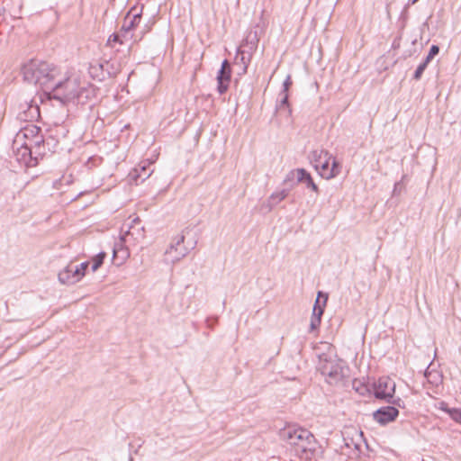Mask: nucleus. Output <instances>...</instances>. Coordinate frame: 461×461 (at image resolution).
<instances>
[{
  "label": "nucleus",
  "instance_id": "f257e3e1",
  "mask_svg": "<svg viewBox=\"0 0 461 461\" xmlns=\"http://www.w3.org/2000/svg\"><path fill=\"white\" fill-rule=\"evenodd\" d=\"M48 95L50 99L53 98L60 101L62 104H85L95 96V87L85 79H81L78 75L73 74L67 76L62 73L54 84Z\"/></svg>",
  "mask_w": 461,
  "mask_h": 461
},
{
  "label": "nucleus",
  "instance_id": "f03ea898",
  "mask_svg": "<svg viewBox=\"0 0 461 461\" xmlns=\"http://www.w3.org/2000/svg\"><path fill=\"white\" fill-rule=\"evenodd\" d=\"M279 437L293 447L298 457L308 460L314 456L317 441L308 429L297 424H287L279 430Z\"/></svg>",
  "mask_w": 461,
  "mask_h": 461
},
{
  "label": "nucleus",
  "instance_id": "7ed1b4c3",
  "mask_svg": "<svg viewBox=\"0 0 461 461\" xmlns=\"http://www.w3.org/2000/svg\"><path fill=\"white\" fill-rule=\"evenodd\" d=\"M22 71L24 80L40 86L47 95L53 89L58 77L61 76V69L59 67L35 59L24 64Z\"/></svg>",
  "mask_w": 461,
  "mask_h": 461
},
{
  "label": "nucleus",
  "instance_id": "20e7f679",
  "mask_svg": "<svg viewBox=\"0 0 461 461\" xmlns=\"http://www.w3.org/2000/svg\"><path fill=\"white\" fill-rule=\"evenodd\" d=\"M142 6H134L127 13L124 17L122 28L119 32L112 34L107 41V44L113 47V43L128 44L129 49L142 40L143 36L149 31L145 29L140 32H134L136 27L141 20Z\"/></svg>",
  "mask_w": 461,
  "mask_h": 461
},
{
  "label": "nucleus",
  "instance_id": "39448f33",
  "mask_svg": "<svg viewBox=\"0 0 461 461\" xmlns=\"http://www.w3.org/2000/svg\"><path fill=\"white\" fill-rule=\"evenodd\" d=\"M326 346L328 350L319 355L317 370L321 375H343L348 368L345 361L338 357L330 345Z\"/></svg>",
  "mask_w": 461,
  "mask_h": 461
},
{
  "label": "nucleus",
  "instance_id": "423d86ee",
  "mask_svg": "<svg viewBox=\"0 0 461 461\" xmlns=\"http://www.w3.org/2000/svg\"><path fill=\"white\" fill-rule=\"evenodd\" d=\"M185 236L184 231L172 238L163 255V262L165 264L171 266L175 265L185 258L191 249L194 248L196 242L189 248L185 245Z\"/></svg>",
  "mask_w": 461,
  "mask_h": 461
},
{
  "label": "nucleus",
  "instance_id": "0eeeda50",
  "mask_svg": "<svg viewBox=\"0 0 461 461\" xmlns=\"http://www.w3.org/2000/svg\"><path fill=\"white\" fill-rule=\"evenodd\" d=\"M144 227L140 225V218L135 217L131 221V222L123 224L121 230L122 240L124 241H131V244H135L144 239Z\"/></svg>",
  "mask_w": 461,
  "mask_h": 461
},
{
  "label": "nucleus",
  "instance_id": "6e6552de",
  "mask_svg": "<svg viewBox=\"0 0 461 461\" xmlns=\"http://www.w3.org/2000/svg\"><path fill=\"white\" fill-rule=\"evenodd\" d=\"M394 388L395 384L390 380V376H379L377 382L374 381L373 384L375 397L387 402L393 397Z\"/></svg>",
  "mask_w": 461,
  "mask_h": 461
},
{
  "label": "nucleus",
  "instance_id": "1a4fd4ad",
  "mask_svg": "<svg viewBox=\"0 0 461 461\" xmlns=\"http://www.w3.org/2000/svg\"><path fill=\"white\" fill-rule=\"evenodd\" d=\"M22 140L31 146H40L43 142L41 129L35 125H27L17 133L14 143Z\"/></svg>",
  "mask_w": 461,
  "mask_h": 461
},
{
  "label": "nucleus",
  "instance_id": "9d476101",
  "mask_svg": "<svg viewBox=\"0 0 461 461\" xmlns=\"http://www.w3.org/2000/svg\"><path fill=\"white\" fill-rule=\"evenodd\" d=\"M230 65L227 59H224L221 63V69L219 70L217 75V90L219 94L222 95L228 90L230 82Z\"/></svg>",
  "mask_w": 461,
  "mask_h": 461
},
{
  "label": "nucleus",
  "instance_id": "9b49d317",
  "mask_svg": "<svg viewBox=\"0 0 461 461\" xmlns=\"http://www.w3.org/2000/svg\"><path fill=\"white\" fill-rule=\"evenodd\" d=\"M82 274L75 267V265L68 264L59 273V280L63 285H74L82 279Z\"/></svg>",
  "mask_w": 461,
  "mask_h": 461
},
{
  "label": "nucleus",
  "instance_id": "f8f14e48",
  "mask_svg": "<svg viewBox=\"0 0 461 461\" xmlns=\"http://www.w3.org/2000/svg\"><path fill=\"white\" fill-rule=\"evenodd\" d=\"M341 167L338 163L335 158L332 157L331 159H325L320 165V169L317 170L321 177L325 179H331L336 177L340 174Z\"/></svg>",
  "mask_w": 461,
  "mask_h": 461
},
{
  "label": "nucleus",
  "instance_id": "ddd939ff",
  "mask_svg": "<svg viewBox=\"0 0 461 461\" xmlns=\"http://www.w3.org/2000/svg\"><path fill=\"white\" fill-rule=\"evenodd\" d=\"M150 162H142L140 164L129 174L130 181L135 185H139L149 178L154 171L150 168Z\"/></svg>",
  "mask_w": 461,
  "mask_h": 461
},
{
  "label": "nucleus",
  "instance_id": "4468645a",
  "mask_svg": "<svg viewBox=\"0 0 461 461\" xmlns=\"http://www.w3.org/2000/svg\"><path fill=\"white\" fill-rule=\"evenodd\" d=\"M398 415L399 411L393 406L381 407L373 413L374 420L381 425L393 421Z\"/></svg>",
  "mask_w": 461,
  "mask_h": 461
},
{
  "label": "nucleus",
  "instance_id": "2eb2a0df",
  "mask_svg": "<svg viewBox=\"0 0 461 461\" xmlns=\"http://www.w3.org/2000/svg\"><path fill=\"white\" fill-rule=\"evenodd\" d=\"M289 194V190L282 189L276 191L261 205V210L265 212H271L279 203L285 200Z\"/></svg>",
  "mask_w": 461,
  "mask_h": 461
},
{
  "label": "nucleus",
  "instance_id": "dca6fc26",
  "mask_svg": "<svg viewBox=\"0 0 461 461\" xmlns=\"http://www.w3.org/2000/svg\"><path fill=\"white\" fill-rule=\"evenodd\" d=\"M108 66L109 63L107 61H95L91 63L88 68L90 77L97 81L104 80L106 77L110 75V72L108 71Z\"/></svg>",
  "mask_w": 461,
  "mask_h": 461
},
{
  "label": "nucleus",
  "instance_id": "f3484780",
  "mask_svg": "<svg viewBox=\"0 0 461 461\" xmlns=\"http://www.w3.org/2000/svg\"><path fill=\"white\" fill-rule=\"evenodd\" d=\"M310 158L314 168L319 170L320 165L323 162V160L331 159L332 155L325 149H315L311 152Z\"/></svg>",
  "mask_w": 461,
  "mask_h": 461
},
{
  "label": "nucleus",
  "instance_id": "a211bd4d",
  "mask_svg": "<svg viewBox=\"0 0 461 461\" xmlns=\"http://www.w3.org/2000/svg\"><path fill=\"white\" fill-rule=\"evenodd\" d=\"M127 244H131V241H124L122 240V234L120 235V240L115 243L113 248V258L121 257L122 260H125L130 253L126 248Z\"/></svg>",
  "mask_w": 461,
  "mask_h": 461
},
{
  "label": "nucleus",
  "instance_id": "6ab92c4d",
  "mask_svg": "<svg viewBox=\"0 0 461 461\" xmlns=\"http://www.w3.org/2000/svg\"><path fill=\"white\" fill-rule=\"evenodd\" d=\"M327 300L328 296L326 294H323L321 292L318 293V296L312 309V316L320 317L321 319Z\"/></svg>",
  "mask_w": 461,
  "mask_h": 461
},
{
  "label": "nucleus",
  "instance_id": "aec40b11",
  "mask_svg": "<svg viewBox=\"0 0 461 461\" xmlns=\"http://www.w3.org/2000/svg\"><path fill=\"white\" fill-rule=\"evenodd\" d=\"M105 256H106V254L104 252H100L93 258V259H92V261H93L92 271L93 272H95L103 265Z\"/></svg>",
  "mask_w": 461,
  "mask_h": 461
},
{
  "label": "nucleus",
  "instance_id": "412c9836",
  "mask_svg": "<svg viewBox=\"0 0 461 461\" xmlns=\"http://www.w3.org/2000/svg\"><path fill=\"white\" fill-rule=\"evenodd\" d=\"M33 146H31V145H28L27 142H23L22 143V146H21V150L20 152L22 153V160L24 162V163H27V158L26 157H30L31 156V150L32 149Z\"/></svg>",
  "mask_w": 461,
  "mask_h": 461
},
{
  "label": "nucleus",
  "instance_id": "4be33fe9",
  "mask_svg": "<svg viewBox=\"0 0 461 461\" xmlns=\"http://www.w3.org/2000/svg\"><path fill=\"white\" fill-rule=\"evenodd\" d=\"M296 178L298 182L305 183L306 179L311 176L310 173H308L304 168H297L295 170Z\"/></svg>",
  "mask_w": 461,
  "mask_h": 461
},
{
  "label": "nucleus",
  "instance_id": "5701e85b",
  "mask_svg": "<svg viewBox=\"0 0 461 461\" xmlns=\"http://www.w3.org/2000/svg\"><path fill=\"white\" fill-rule=\"evenodd\" d=\"M426 68H427L426 63H420L414 72V75H413L414 79H416V80L420 79Z\"/></svg>",
  "mask_w": 461,
  "mask_h": 461
},
{
  "label": "nucleus",
  "instance_id": "b1692460",
  "mask_svg": "<svg viewBox=\"0 0 461 461\" xmlns=\"http://www.w3.org/2000/svg\"><path fill=\"white\" fill-rule=\"evenodd\" d=\"M449 416L452 420L461 424V410L458 409H451L449 411Z\"/></svg>",
  "mask_w": 461,
  "mask_h": 461
},
{
  "label": "nucleus",
  "instance_id": "393cba45",
  "mask_svg": "<svg viewBox=\"0 0 461 461\" xmlns=\"http://www.w3.org/2000/svg\"><path fill=\"white\" fill-rule=\"evenodd\" d=\"M305 185L308 188H310L311 190H312L314 193L318 194L319 193V187L318 185L314 183L312 176H309L307 179H306V182H305Z\"/></svg>",
  "mask_w": 461,
  "mask_h": 461
},
{
  "label": "nucleus",
  "instance_id": "a878e982",
  "mask_svg": "<svg viewBox=\"0 0 461 461\" xmlns=\"http://www.w3.org/2000/svg\"><path fill=\"white\" fill-rule=\"evenodd\" d=\"M321 319L320 317L312 316L310 322V330L312 331L317 330L321 324Z\"/></svg>",
  "mask_w": 461,
  "mask_h": 461
},
{
  "label": "nucleus",
  "instance_id": "bb28decb",
  "mask_svg": "<svg viewBox=\"0 0 461 461\" xmlns=\"http://www.w3.org/2000/svg\"><path fill=\"white\" fill-rule=\"evenodd\" d=\"M88 267H89V262L88 261L83 262V263H81L79 265H75V267L77 268L78 271L81 272L82 277L85 276L86 271L88 268Z\"/></svg>",
  "mask_w": 461,
  "mask_h": 461
},
{
  "label": "nucleus",
  "instance_id": "cd10ccee",
  "mask_svg": "<svg viewBox=\"0 0 461 461\" xmlns=\"http://www.w3.org/2000/svg\"><path fill=\"white\" fill-rule=\"evenodd\" d=\"M281 95L283 96L280 100L278 109H281L283 106L287 105V104H288V94L285 92H282Z\"/></svg>",
  "mask_w": 461,
  "mask_h": 461
},
{
  "label": "nucleus",
  "instance_id": "c85d7f7f",
  "mask_svg": "<svg viewBox=\"0 0 461 461\" xmlns=\"http://www.w3.org/2000/svg\"><path fill=\"white\" fill-rule=\"evenodd\" d=\"M102 161V158H99V157H93V158H89V159L87 160L86 162V166L88 167H91L92 165H96V164H99L101 163Z\"/></svg>",
  "mask_w": 461,
  "mask_h": 461
},
{
  "label": "nucleus",
  "instance_id": "c756f323",
  "mask_svg": "<svg viewBox=\"0 0 461 461\" xmlns=\"http://www.w3.org/2000/svg\"><path fill=\"white\" fill-rule=\"evenodd\" d=\"M292 85V79H291V77L290 76H287L285 80L284 81L283 83V91L282 92H285L287 93L288 92V89L290 87V86Z\"/></svg>",
  "mask_w": 461,
  "mask_h": 461
},
{
  "label": "nucleus",
  "instance_id": "7c9ffc66",
  "mask_svg": "<svg viewBox=\"0 0 461 461\" xmlns=\"http://www.w3.org/2000/svg\"><path fill=\"white\" fill-rule=\"evenodd\" d=\"M438 409H440L449 414V411H451L452 408H449L446 402H439Z\"/></svg>",
  "mask_w": 461,
  "mask_h": 461
},
{
  "label": "nucleus",
  "instance_id": "2f4dec72",
  "mask_svg": "<svg viewBox=\"0 0 461 461\" xmlns=\"http://www.w3.org/2000/svg\"><path fill=\"white\" fill-rule=\"evenodd\" d=\"M438 52H439V48H438V46H437V45H432V46L430 47V50H429V53L435 57L436 55H438Z\"/></svg>",
  "mask_w": 461,
  "mask_h": 461
},
{
  "label": "nucleus",
  "instance_id": "473e14b6",
  "mask_svg": "<svg viewBox=\"0 0 461 461\" xmlns=\"http://www.w3.org/2000/svg\"><path fill=\"white\" fill-rule=\"evenodd\" d=\"M432 377L434 378V380L430 381V380L428 379V382L433 383V384H435L437 385L442 384L443 376H432Z\"/></svg>",
  "mask_w": 461,
  "mask_h": 461
},
{
  "label": "nucleus",
  "instance_id": "72a5a7b5",
  "mask_svg": "<svg viewBox=\"0 0 461 461\" xmlns=\"http://www.w3.org/2000/svg\"><path fill=\"white\" fill-rule=\"evenodd\" d=\"M238 53H241L242 54L240 59H241L242 63L244 64V72H246L247 71V68H248V63H249V59L248 61L245 60V57L243 56V53H244L243 51H240L239 50Z\"/></svg>",
  "mask_w": 461,
  "mask_h": 461
},
{
  "label": "nucleus",
  "instance_id": "f704fd0d",
  "mask_svg": "<svg viewBox=\"0 0 461 461\" xmlns=\"http://www.w3.org/2000/svg\"><path fill=\"white\" fill-rule=\"evenodd\" d=\"M433 58H434V56H432L431 54L429 53L422 63H426V66H428V64L431 61V59Z\"/></svg>",
  "mask_w": 461,
  "mask_h": 461
},
{
  "label": "nucleus",
  "instance_id": "c9c22d12",
  "mask_svg": "<svg viewBox=\"0 0 461 461\" xmlns=\"http://www.w3.org/2000/svg\"><path fill=\"white\" fill-rule=\"evenodd\" d=\"M433 58H434V56H432L431 54L429 53L422 63H426V66H428V64L431 61V59Z\"/></svg>",
  "mask_w": 461,
  "mask_h": 461
},
{
  "label": "nucleus",
  "instance_id": "e433bc0d",
  "mask_svg": "<svg viewBox=\"0 0 461 461\" xmlns=\"http://www.w3.org/2000/svg\"><path fill=\"white\" fill-rule=\"evenodd\" d=\"M433 58H434V56H432L431 54L429 53L422 63H426V66H428V64L431 61V59Z\"/></svg>",
  "mask_w": 461,
  "mask_h": 461
},
{
  "label": "nucleus",
  "instance_id": "4c0bfd02",
  "mask_svg": "<svg viewBox=\"0 0 461 461\" xmlns=\"http://www.w3.org/2000/svg\"><path fill=\"white\" fill-rule=\"evenodd\" d=\"M30 110H31V113H33L35 114H38V113H39L37 106H31Z\"/></svg>",
  "mask_w": 461,
  "mask_h": 461
},
{
  "label": "nucleus",
  "instance_id": "58836bf2",
  "mask_svg": "<svg viewBox=\"0 0 461 461\" xmlns=\"http://www.w3.org/2000/svg\"><path fill=\"white\" fill-rule=\"evenodd\" d=\"M411 4L417 3L419 0H409Z\"/></svg>",
  "mask_w": 461,
  "mask_h": 461
},
{
  "label": "nucleus",
  "instance_id": "ea45409f",
  "mask_svg": "<svg viewBox=\"0 0 461 461\" xmlns=\"http://www.w3.org/2000/svg\"><path fill=\"white\" fill-rule=\"evenodd\" d=\"M356 384H357V379H355V380L353 381V385L355 386V385H356Z\"/></svg>",
  "mask_w": 461,
  "mask_h": 461
}]
</instances>
